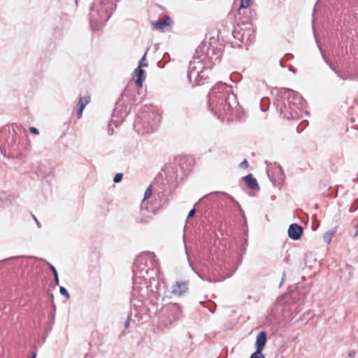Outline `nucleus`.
Returning a JSON list of instances; mask_svg holds the SVG:
<instances>
[{
    "mask_svg": "<svg viewBox=\"0 0 358 358\" xmlns=\"http://www.w3.org/2000/svg\"><path fill=\"white\" fill-rule=\"evenodd\" d=\"M224 87V84L220 82L210 90L208 94V107L215 113H221L222 111L227 113L238 105L236 96L234 93H229L224 99H221L217 95Z\"/></svg>",
    "mask_w": 358,
    "mask_h": 358,
    "instance_id": "f257e3e1",
    "label": "nucleus"
},
{
    "mask_svg": "<svg viewBox=\"0 0 358 358\" xmlns=\"http://www.w3.org/2000/svg\"><path fill=\"white\" fill-rule=\"evenodd\" d=\"M304 106L303 97L297 92L287 90L281 101L280 110L287 119H296L300 116V111Z\"/></svg>",
    "mask_w": 358,
    "mask_h": 358,
    "instance_id": "f03ea898",
    "label": "nucleus"
},
{
    "mask_svg": "<svg viewBox=\"0 0 358 358\" xmlns=\"http://www.w3.org/2000/svg\"><path fill=\"white\" fill-rule=\"evenodd\" d=\"M204 69V63L199 59H193L189 63L188 78L193 85H200L201 79H199V73H203L202 69Z\"/></svg>",
    "mask_w": 358,
    "mask_h": 358,
    "instance_id": "7ed1b4c3",
    "label": "nucleus"
},
{
    "mask_svg": "<svg viewBox=\"0 0 358 358\" xmlns=\"http://www.w3.org/2000/svg\"><path fill=\"white\" fill-rule=\"evenodd\" d=\"M233 36L244 45H249L253 41L255 38L254 30L250 25L245 28H235V30L233 31Z\"/></svg>",
    "mask_w": 358,
    "mask_h": 358,
    "instance_id": "20e7f679",
    "label": "nucleus"
},
{
    "mask_svg": "<svg viewBox=\"0 0 358 358\" xmlns=\"http://www.w3.org/2000/svg\"><path fill=\"white\" fill-rule=\"evenodd\" d=\"M189 289V281L177 280L171 287V294L176 296H182L187 292Z\"/></svg>",
    "mask_w": 358,
    "mask_h": 358,
    "instance_id": "39448f33",
    "label": "nucleus"
},
{
    "mask_svg": "<svg viewBox=\"0 0 358 358\" xmlns=\"http://www.w3.org/2000/svg\"><path fill=\"white\" fill-rule=\"evenodd\" d=\"M303 233V229L297 224H292L288 229V236L292 240L296 241L300 239Z\"/></svg>",
    "mask_w": 358,
    "mask_h": 358,
    "instance_id": "423d86ee",
    "label": "nucleus"
},
{
    "mask_svg": "<svg viewBox=\"0 0 358 358\" xmlns=\"http://www.w3.org/2000/svg\"><path fill=\"white\" fill-rule=\"evenodd\" d=\"M148 66V64H143V61L139 62L138 68L135 70L136 80V84L138 87H142L143 80L145 79V72L142 69L143 67Z\"/></svg>",
    "mask_w": 358,
    "mask_h": 358,
    "instance_id": "0eeeda50",
    "label": "nucleus"
},
{
    "mask_svg": "<svg viewBox=\"0 0 358 358\" xmlns=\"http://www.w3.org/2000/svg\"><path fill=\"white\" fill-rule=\"evenodd\" d=\"M267 336L265 331L259 333L255 341V347L257 352H262L266 343Z\"/></svg>",
    "mask_w": 358,
    "mask_h": 358,
    "instance_id": "6e6552de",
    "label": "nucleus"
},
{
    "mask_svg": "<svg viewBox=\"0 0 358 358\" xmlns=\"http://www.w3.org/2000/svg\"><path fill=\"white\" fill-rule=\"evenodd\" d=\"M170 18L166 17L164 19H159L152 23L154 27L160 31H163L166 27L169 25Z\"/></svg>",
    "mask_w": 358,
    "mask_h": 358,
    "instance_id": "1a4fd4ad",
    "label": "nucleus"
},
{
    "mask_svg": "<svg viewBox=\"0 0 358 358\" xmlns=\"http://www.w3.org/2000/svg\"><path fill=\"white\" fill-rule=\"evenodd\" d=\"M247 185L252 189H259L258 183L255 178H254L252 174H249L244 177Z\"/></svg>",
    "mask_w": 358,
    "mask_h": 358,
    "instance_id": "9d476101",
    "label": "nucleus"
},
{
    "mask_svg": "<svg viewBox=\"0 0 358 358\" xmlns=\"http://www.w3.org/2000/svg\"><path fill=\"white\" fill-rule=\"evenodd\" d=\"M336 231L335 230H331L329 231H327L324 233L323 236L324 241L327 243L329 244L331 241L332 237L334 235Z\"/></svg>",
    "mask_w": 358,
    "mask_h": 358,
    "instance_id": "9b49d317",
    "label": "nucleus"
},
{
    "mask_svg": "<svg viewBox=\"0 0 358 358\" xmlns=\"http://www.w3.org/2000/svg\"><path fill=\"white\" fill-rule=\"evenodd\" d=\"M202 71L203 73H199V79H201V83L202 82L203 80L207 78L208 77V75H209V69L208 68L204 66V69H202Z\"/></svg>",
    "mask_w": 358,
    "mask_h": 358,
    "instance_id": "f8f14e48",
    "label": "nucleus"
},
{
    "mask_svg": "<svg viewBox=\"0 0 358 358\" xmlns=\"http://www.w3.org/2000/svg\"><path fill=\"white\" fill-rule=\"evenodd\" d=\"M322 57H323V59H324V61L326 62L327 64H328L329 65V67L338 75V76H339L341 78L345 80V78H343L341 73V72H339L338 71H337L332 65L331 64L329 63V61L327 59L325 55H324L322 54Z\"/></svg>",
    "mask_w": 358,
    "mask_h": 358,
    "instance_id": "ddd939ff",
    "label": "nucleus"
},
{
    "mask_svg": "<svg viewBox=\"0 0 358 358\" xmlns=\"http://www.w3.org/2000/svg\"><path fill=\"white\" fill-rule=\"evenodd\" d=\"M90 101V96H85L81 97L79 99V106H83V108L85 107V106L89 103Z\"/></svg>",
    "mask_w": 358,
    "mask_h": 358,
    "instance_id": "4468645a",
    "label": "nucleus"
},
{
    "mask_svg": "<svg viewBox=\"0 0 358 358\" xmlns=\"http://www.w3.org/2000/svg\"><path fill=\"white\" fill-rule=\"evenodd\" d=\"M268 101H269V100L268 98H263L261 100V106H262V110L263 111H266L267 110Z\"/></svg>",
    "mask_w": 358,
    "mask_h": 358,
    "instance_id": "2eb2a0df",
    "label": "nucleus"
},
{
    "mask_svg": "<svg viewBox=\"0 0 358 358\" xmlns=\"http://www.w3.org/2000/svg\"><path fill=\"white\" fill-rule=\"evenodd\" d=\"M59 292L60 294L64 296L65 298L66 299H69L70 297V295L68 292V291L66 290V288H64V287H60L59 288Z\"/></svg>",
    "mask_w": 358,
    "mask_h": 358,
    "instance_id": "dca6fc26",
    "label": "nucleus"
},
{
    "mask_svg": "<svg viewBox=\"0 0 358 358\" xmlns=\"http://www.w3.org/2000/svg\"><path fill=\"white\" fill-rule=\"evenodd\" d=\"M152 194L151 186H149L145 192L143 200H146L150 197Z\"/></svg>",
    "mask_w": 358,
    "mask_h": 358,
    "instance_id": "f3484780",
    "label": "nucleus"
},
{
    "mask_svg": "<svg viewBox=\"0 0 358 358\" xmlns=\"http://www.w3.org/2000/svg\"><path fill=\"white\" fill-rule=\"evenodd\" d=\"M250 358H265L264 355L262 354V352H257L255 351L252 353Z\"/></svg>",
    "mask_w": 358,
    "mask_h": 358,
    "instance_id": "a211bd4d",
    "label": "nucleus"
},
{
    "mask_svg": "<svg viewBox=\"0 0 358 358\" xmlns=\"http://www.w3.org/2000/svg\"><path fill=\"white\" fill-rule=\"evenodd\" d=\"M252 0H241L240 8H243L248 7Z\"/></svg>",
    "mask_w": 358,
    "mask_h": 358,
    "instance_id": "6ab92c4d",
    "label": "nucleus"
},
{
    "mask_svg": "<svg viewBox=\"0 0 358 358\" xmlns=\"http://www.w3.org/2000/svg\"><path fill=\"white\" fill-rule=\"evenodd\" d=\"M122 177H123V175L122 173H117L113 178L114 182H115V183L120 182L122 180Z\"/></svg>",
    "mask_w": 358,
    "mask_h": 358,
    "instance_id": "aec40b11",
    "label": "nucleus"
},
{
    "mask_svg": "<svg viewBox=\"0 0 358 358\" xmlns=\"http://www.w3.org/2000/svg\"><path fill=\"white\" fill-rule=\"evenodd\" d=\"M29 131H30L32 134H36V135H38V134H39L38 130L36 128L34 127H29Z\"/></svg>",
    "mask_w": 358,
    "mask_h": 358,
    "instance_id": "412c9836",
    "label": "nucleus"
},
{
    "mask_svg": "<svg viewBox=\"0 0 358 358\" xmlns=\"http://www.w3.org/2000/svg\"><path fill=\"white\" fill-rule=\"evenodd\" d=\"M83 109H84L83 106H79V109H78V110L77 112V115H78V117H81V115L83 114Z\"/></svg>",
    "mask_w": 358,
    "mask_h": 358,
    "instance_id": "4be33fe9",
    "label": "nucleus"
},
{
    "mask_svg": "<svg viewBox=\"0 0 358 358\" xmlns=\"http://www.w3.org/2000/svg\"><path fill=\"white\" fill-rule=\"evenodd\" d=\"M248 166V161L246 159H245L243 162H242L240 164V167L241 168H247Z\"/></svg>",
    "mask_w": 358,
    "mask_h": 358,
    "instance_id": "5701e85b",
    "label": "nucleus"
},
{
    "mask_svg": "<svg viewBox=\"0 0 358 358\" xmlns=\"http://www.w3.org/2000/svg\"><path fill=\"white\" fill-rule=\"evenodd\" d=\"M196 213V210L194 208L192 209L188 213V217H193Z\"/></svg>",
    "mask_w": 358,
    "mask_h": 358,
    "instance_id": "b1692460",
    "label": "nucleus"
},
{
    "mask_svg": "<svg viewBox=\"0 0 358 358\" xmlns=\"http://www.w3.org/2000/svg\"><path fill=\"white\" fill-rule=\"evenodd\" d=\"M33 216V218L34 220H35L37 226L41 228V223L38 222V220L36 219V217L34 216V215H32Z\"/></svg>",
    "mask_w": 358,
    "mask_h": 358,
    "instance_id": "393cba45",
    "label": "nucleus"
},
{
    "mask_svg": "<svg viewBox=\"0 0 358 358\" xmlns=\"http://www.w3.org/2000/svg\"><path fill=\"white\" fill-rule=\"evenodd\" d=\"M50 269L52 270L54 275H55L56 274H58L56 268L53 266H52V265L50 266Z\"/></svg>",
    "mask_w": 358,
    "mask_h": 358,
    "instance_id": "a878e982",
    "label": "nucleus"
},
{
    "mask_svg": "<svg viewBox=\"0 0 358 358\" xmlns=\"http://www.w3.org/2000/svg\"><path fill=\"white\" fill-rule=\"evenodd\" d=\"M54 278H55V284L57 285H59V278H58V274H56L55 275H54Z\"/></svg>",
    "mask_w": 358,
    "mask_h": 358,
    "instance_id": "bb28decb",
    "label": "nucleus"
},
{
    "mask_svg": "<svg viewBox=\"0 0 358 358\" xmlns=\"http://www.w3.org/2000/svg\"><path fill=\"white\" fill-rule=\"evenodd\" d=\"M355 355V350H350L348 353V356L350 357H353Z\"/></svg>",
    "mask_w": 358,
    "mask_h": 358,
    "instance_id": "cd10ccee",
    "label": "nucleus"
},
{
    "mask_svg": "<svg viewBox=\"0 0 358 358\" xmlns=\"http://www.w3.org/2000/svg\"><path fill=\"white\" fill-rule=\"evenodd\" d=\"M145 57H146V52L144 54V55L142 57V58L141 59V60L139 61V62H141L143 61V64H146L145 62Z\"/></svg>",
    "mask_w": 358,
    "mask_h": 358,
    "instance_id": "c85d7f7f",
    "label": "nucleus"
},
{
    "mask_svg": "<svg viewBox=\"0 0 358 358\" xmlns=\"http://www.w3.org/2000/svg\"><path fill=\"white\" fill-rule=\"evenodd\" d=\"M230 199L234 203H236L239 208H241L239 203L232 196H230Z\"/></svg>",
    "mask_w": 358,
    "mask_h": 358,
    "instance_id": "c756f323",
    "label": "nucleus"
},
{
    "mask_svg": "<svg viewBox=\"0 0 358 358\" xmlns=\"http://www.w3.org/2000/svg\"><path fill=\"white\" fill-rule=\"evenodd\" d=\"M185 254H186V255H187V259H189V255H188V254H187V249H185ZM188 262H189V264L190 266H192V264H191V263H190V262H189V260H188ZM192 268L194 269V268H193V267H192Z\"/></svg>",
    "mask_w": 358,
    "mask_h": 358,
    "instance_id": "7c9ffc66",
    "label": "nucleus"
},
{
    "mask_svg": "<svg viewBox=\"0 0 358 358\" xmlns=\"http://www.w3.org/2000/svg\"><path fill=\"white\" fill-rule=\"evenodd\" d=\"M129 318L128 317L127 322H125L124 325H125V328H128L129 327Z\"/></svg>",
    "mask_w": 358,
    "mask_h": 358,
    "instance_id": "2f4dec72",
    "label": "nucleus"
},
{
    "mask_svg": "<svg viewBox=\"0 0 358 358\" xmlns=\"http://www.w3.org/2000/svg\"><path fill=\"white\" fill-rule=\"evenodd\" d=\"M17 141V136L15 137V138L13 139V142L14 144H16Z\"/></svg>",
    "mask_w": 358,
    "mask_h": 358,
    "instance_id": "473e14b6",
    "label": "nucleus"
},
{
    "mask_svg": "<svg viewBox=\"0 0 358 358\" xmlns=\"http://www.w3.org/2000/svg\"><path fill=\"white\" fill-rule=\"evenodd\" d=\"M36 352H34L31 358H36Z\"/></svg>",
    "mask_w": 358,
    "mask_h": 358,
    "instance_id": "72a5a7b5",
    "label": "nucleus"
},
{
    "mask_svg": "<svg viewBox=\"0 0 358 358\" xmlns=\"http://www.w3.org/2000/svg\"><path fill=\"white\" fill-rule=\"evenodd\" d=\"M355 236H358V225L356 227V233H355Z\"/></svg>",
    "mask_w": 358,
    "mask_h": 358,
    "instance_id": "f704fd0d",
    "label": "nucleus"
},
{
    "mask_svg": "<svg viewBox=\"0 0 358 358\" xmlns=\"http://www.w3.org/2000/svg\"><path fill=\"white\" fill-rule=\"evenodd\" d=\"M22 133L24 134V136H27V131H26L25 130H24V131H22Z\"/></svg>",
    "mask_w": 358,
    "mask_h": 358,
    "instance_id": "c9c22d12",
    "label": "nucleus"
},
{
    "mask_svg": "<svg viewBox=\"0 0 358 358\" xmlns=\"http://www.w3.org/2000/svg\"><path fill=\"white\" fill-rule=\"evenodd\" d=\"M210 310L212 313H214V312H215V308H213V309H210Z\"/></svg>",
    "mask_w": 358,
    "mask_h": 358,
    "instance_id": "e433bc0d",
    "label": "nucleus"
},
{
    "mask_svg": "<svg viewBox=\"0 0 358 358\" xmlns=\"http://www.w3.org/2000/svg\"><path fill=\"white\" fill-rule=\"evenodd\" d=\"M285 273H283V277H282V281H283V280H284V277H285Z\"/></svg>",
    "mask_w": 358,
    "mask_h": 358,
    "instance_id": "4c0bfd02",
    "label": "nucleus"
}]
</instances>
